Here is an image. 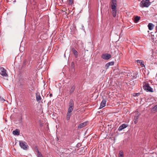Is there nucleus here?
Instances as JSON below:
<instances>
[{
    "instance_id": "1",
    "label": "nucleus",
    "mask_w": 157,
    "mask_h": 157,
    "mask_svg": "<svg viewBox=\"0 0 157 157\" xmlns=\"http://www.w3.org/2000/svg\"><path fill=\"white\" fill-rule=\"evenodd\" d=\"M110 4L113 16L115 17L116 16L117 13V4L116 0H111Z\"/></svg>"
},
{
    "instance_id": "2",
    "label": "nucleus",
    "mask_w": 157,
    "mask_h": 157,
    "mask_svg": "<svg viewBox=\"0 0 157 157\" xmlns=\"http://www.w3.org/2000/svg\"><path fill=\"white\" fill-rule=\"evenodd\" d=\"M150 5V2L149 0H143L140 4V6L141 7H147Z\"/></svg>"
},
{
    "instance_id": "3",
    "label": "nucleus",
    "mask_w": 157,
    "mask_h": 157,
    "mask_svg": "<svg viewBox=\"0 0 157 157\" xmlns=\"http://www.w3.org/2000/svg\"><path fill=\"white\" fill-rule=\"evenodd\" d=\"M19 145L21 148L24 150H27L29 148V146L27 145V143L25 141H20Z\"/></svg>"
},
{
    "instance_id": "4",
    "label": "nucleus",
    "mask_w": 157,
    "mask_h": 157,
    "mask_svg": "<svg viewBox=\"0 0 157 157\" xmlns=\"http://www.w3.org/2000/svg\"><path fill=\"white\" fill-rule=\"evenodd\" d=\"M69 107L68 109V111H72L74 107V102L73 99H71L69 103Z\"/></svg>"
},
{
    "instance_id": "5",
    "label": "nucleus",
    "mask_w": 157,
    "mask_h": 157,
    "mask_svg": "<svg viewBox=\"0 0 157 157\" xmlns=\"http://www.w3.org/2000/svg\"><path fill=\"white\" fill-rule=\"evenodd\" d=\"M143 87L144 89L147 91L153 92L152 88L150 86L149 84L148 83H146Z\"/></svg>"
},
{
    "instance_id": "6",
    "label": "nucleus",
    "mask_w": 157,
    "mask_h": 157,
    "mask_svg": "<svg viewBox=\"0 0 157 157\" xmlns=\"http://www.w3.org/2000/svg\"><path fill=\"white\" fill-rule=\"evenodd\" d=\"M75 88L76 86L75 84L71 85L70 88L69 90V91H67V93H68L69 94L71 95L74 92Z\"/></svg>"
},
{
    "instance_id": "7",
    "label": "nucleus",
    "mask_w": 157,
    "mask_h": 157,
    "mask_svg": "<svg viewBox=\"0 0 157 157\" xmlns=\"http://www.w3.org/2000/svg\"><path fill=\"white\" fill-rule=\"evenodd\" d=\"M111 57V55L108 53L102 54L101 56V58L105 60L109 59Z\"/></svg>"
},
{
    "instance_id": "8",
    "label": "nucleus",
    "mask_w": 157,
    "mask_h": 157,
    "mask_svg": "<svg viewBox=\"0 0 157 157\" xmlns=\"http://www.w3.org/2000/svg\"><path fill=\"white\" fill-rule=\"evenodd\" d=\"M0 70L1 71V75L3 76H7V74L6 73V70L3 67L0 68Z\"/></svg>"
},
{
    "instance_id": "9",
    "label": "nucleus",
    "mask_w": 157,
    "mask_h": 157,
    "mask_svg": "<svg viewBox=\"0 0 157 157\" xmlns=\"http://www.w3.org/2000/svg\"><path fill=\"white\" fill-rule=\"evenodd\" d=\"M78 153L80 155H84L85 154V150L83 147H81L77 150Z\"/></svg>"
},
{
    "instance_id": "10",
    "label": "nucleus",
    "mask_w": 157,
    "mask_h": 157,
    "mask_svg": "<svg viewBox=\"0 0 157 157\" xmlns=\"http://www.w3.org/2000/svg\"><path fill=\"white\" fill-rule=\"evenodd\" d=\"M106 102V101L105 99H103L102 100L100 104V105L99 107L100 109H102V108L104 107L105 106Z\"/></svg>"
},
{
    "instance_id": "11",
    "label": "nucleus",
    "mask_w": 157,
    "mask_h": 157,
    "mask_svg": "<svg viewBox=\"0 0 157 157\" xmlns=\"http://www.w3.org/2000/svg\"><path fill=\"white\" fill-rule=\"evenodd\" d=\"M87 122H85L80 124L78 126V129H81L86 126L87 124Z\"/></svg>"
},
{
    "instance_id": "12",
    "label": "nucleus",
    "mask_w": 157,
    "mask_h": 157,
    "mask_svg": "<svg viewBox=\"0 0 157 157\" xmlns=\"http://www.w3.org/2000/svg\"><path fill=\"white\" fill-rule=\"evenodd\" d=\"M128 126V125L125 124H123L121 125L118 128V130L120 131H122L123 129L125 128Z\"/></svg>"
},
{
    "instance_id": "13",
    "label": "nucleus",
    "mask_w": 157,
    "mask_h": 157,
    "mask_svg": "<svg viewBox=\"0 0 157 157\" xmlns=\"http://www.w3.org/2000/svg\"><path fill=\"white\" fill-rule=\"evenodd\" d=\"M72 112L68 111L66 116V120L67 121H69L70 120L72 114Z\"/></svg>"
},
{
    "instance_id": "14",
    "label": "nucleus",
    "mask_w": 157,
    "mask_h": 157,
    "mask_svg": "<svg viewBox=\"0 0 157 157\" xmlns=\"http://www.w3.org/2000/svg\"><path fill=\"white\" fill-rule=\"evenodd\" d=\"M71 51L75 55V58L78 57V52L74 48H72Z\"/></svg>"
},
{
    "instance_id": "15",
    "label": "nucleus",
    "mask_w": 157,
    "mask_h": 157,
    "mask_svg": "<svg viewBox=\"0 0 157 157\" xmlns=\"http://www.w3.org/2000/svg\"><path fill=\"white\" fill-rule=\"evenodd\" d=\"M36 101L39 102L41 100V98L39 93H37L36 94Z\"/></svg>"
},
{
    "instance_id": "16",
    "label": "nucleus",
    "mask_w": 157,
    "mask_h": 157,
    "mask_svg": "<svg viewBox=\"0 0 157 157\" xmlns=\"http://www.w3.org/2000/svg\"><path fill=\"white\" fill-rule=\"evenodd\" d=\"M114 63L113 62H109V63H107L105 65V67H106V69H107L110 66L113 65H114Z\"/></svg>"
},
{
    "instance_id": "17",
    "label": "nucleus",
    "mask_w": 157,
    "mask_h": 157,
    "mask_svg": "<svg viewBox=\"0 0 157 157\" xmlns=\"http://www.w3.org/2000/svg\"><path fill=\"white\" fill-rule=\"evenodd\" d=\"M147 26L149 30H151L153 29L154 25L151 23H149Z\"/></svg>"
},
{
    "instance_id": "18",
    "label": "nucleus",
    "mask_w": 157,
    "mask_h": 157,
    "mask_svg": "<svg viewBox=\"0 0 157 157\" xmlns=\"http://www.w3.org/2000/svg\"><path fill=\"white\" fill-rule=\"evenodd\" d=\"M13 133L14 135H18L19 134V131H18V129H16L15 130H14Z\"/></svg>"
},
{
    "instance_id": "19",
    "label": "nucleus",
    "mask_w": 157,
    "mask_h": 157,
    "mask_svg": "<svg viewBox=\"0 0 157 157\" xmlns=\"http://www.w3.org/2000/svg\"><path fill=\"white\" fill-rule=\"evenodd\" d=\"M139 117V116L138 115L135 116L134 117V122L135 124L137 123L138 121V119Z\"/></svg>"
},
{
    "instance_id": "20",
    "label": "nucleus",
    "mask_w": 157,
    "mask_h": 157,
    "mask_svg": "<svg viewBox=\"0 0 157 157\" xmlns=\"http://www.w3.org/2000/svg\"><path fill=\"white\" fill-rule=\"evenodd\" d=\"M140 17L138 16H136L134 19V22L136 23H137L140 20Z\"/></svg>"
},
{
    "instance_id": "21",
    "label": "nucleus",
    "mask_w": 157,
    "mask_h": 157,
    "mask_svg": "<svg viewBox=\"0 0 157 157\" xmlns=\"http://www.w3.org/2000/svg\"><path fill=\"white\" fill-rule=\"evenodd\" d=\"M137 62L138 64H140L142 65V67H143V66H144V62L141 60H137Z\"/></svg>"
},
{
    "instance_id": "22",
    "label": "nucleus",
    "mask_w": 157,
    "mask_h": 157,
    "mask_svg": "<svg viewBox=\"0 0 157 157\" xmlns=\"http://www.w3.org/2000/svg\"><path fill=\"white\" fill-rule=\"evenodd\" d=\"M138 76V73L137 72H136L133 74L132 76V78H136Z\"/></svg>"
},
{
    "instance_id": "23",
    "label": "nucleus",
    "mask_w": 157,
    "mask_h": 157,
    "mask_svg": "<svg viewBox=\"0 0 157 157\" xmlns=\"http://www.w3.org/2000/svg\"><path fill=\"white\" fill-rule=\"evenodd\" d=\"M73 3V0H69L68 4L69 5H71Z\"/></svg>"
},
{
    "instance_id": "24",
    "label": "nucleus",
    "mask_w": 157,
    "mask_h": 157,
    "mask_svg": "<svg viewBox=\"0 0 157 157\" xmlns=\"http://www.w3.org/2000/svg\"><path fill=\"white\" fill-rule=\"evenodd\" d=\"M119 157H123V152H121L119 153Z\"/></svg>"
},
{
    "instance_id": "25",
    "label": "nucleus",
    "mask_w": 157,
    "mask_h": 157,
    "mask_svg": "<svg viewBox=\"0 0 157 157\" xmlns=\"http://www.w3.org/2000/svg\"><path fill=\"white\" fill-rule=\"evenodd\" d=\"M38 157H42V154L40 152H38L37 154Z\"/></svg>"
},
{
    "instance_id": "26",
    "label": "nucleus",
    "mask_w": 157,
    "mask_h": 157,
    "mask_svg": "<svg viewBox=\"0 0 157 157\" xmlns=\"http://www.w3.org/2000/svg\"><path fill=\"white\" fill-rule=\"evenodd\" d=\"M0 101L2 102H4L5 101V100L3 98L0 97Z\"/></svg>"
},
{
    "instance_id": "27",
    "label": "nucleus",
    "mask_w": 157,
    "mask_h": 157,
    "mask_svg": "<svg viewBox=\"0 0 157 157\" xmlns=\"http://www.w3.org/2000/svg\"><path fill=\"white\" fill-rule=\"evenodd\" d=\"M153 109L155 110V111H157V105H156L154 107H153Z\"/></svg>"
},
{
    "instance_id": "28",
    "label": "nucleus",
    "mask_w": 157,
    "mask_h": 157,
    "mask_svg": "<svg viewBox=\"0 0 157 157\" xmlns=\"http://www.w3.org/2000/svg\"><path fill=\"white\" fill-rule=\"evenodd\" d=\"M135 94V96H138L140 94V93H137Z\"/></svg>"
},
{
    "instance_id": "29",
    "label": "nucleus",
    "mask_w": 157,
    "mask_h": 157,
    "mask_svg": "<svg viewBox=\"0 0 157 157\" xmlns=\"http://www.w3.org/2000/svg\"><path fill=\"white\" fill-rule=\"evenodd\" d=\"M37 148L36 151L37 152V154H38V152H40V151H39V150H38V148H37Z\"/></svg>"
},
{
    "instance_id": "30",
    "label": "nucleus",
    "mask_w": 157,
    "mask_h": 157,
    "mask_svg": "<svg viewBox=\"0 0 157 157\" xmlns=\"http://www.w3.org/2000/svg\"><path fill=\"white\" fill-rule=\"evenodd\" d=\"M52 96V94H49V97H51Z\"/></svg>"
},
{
    "instance_id": "31",
    "label": "nucleus",
    "mask_w": 157,
    "mask_h": 157,
    "mask_svg": "<svg viewBox=\"0 0 157 157\" xmlns=\"http://www.w3.org/2000/svg\"><path fill=\"white\" fill-rule=\"evenodd\" d=\"M156 31L157 32V24H156Z\"/></svg>"
},
{
    "instance_id": "32",
    "label": "nucleus",
    "mask_w": 157,
    "mask_h": 157,
    "mask_svg": "<svg viewBox=\"0 0 157 157\" xmlns=\"http://www.w3.org/2000/svg\"><path fill=\"white\" fill-rule=\"evenodd\" d=\"M152 40H152V41H154V39H153V37H152Z\"/></svg>"
},
{
    "instance_id": "33",
    "label": "nucleus",
    "mask_w": 157,
    "mask_h": 157,
    "mask_svg": "<svg viewBox=\"0 0 157 157\" xmlns=\"http://www.w3.org/2000/svg\"><path fill=\"white\" fill-rule=\"evenodd\" d=\"M67 93V94H68V93H67V92H65V93Z\"/></svg>"
}]
</instances>
